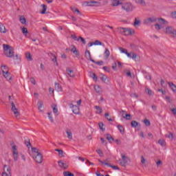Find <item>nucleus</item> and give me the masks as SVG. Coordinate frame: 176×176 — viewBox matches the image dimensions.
<instances>
[{"label":"nucleus","instance_id":"nucleus-10","mask_svg":"<svg viewBox=\"0 0 176 176\" xmlns=\"http://www.w3.org/2000/svg\"><path fill=\"white\" fill-rule=\"evenodd\" d=\"M4 171L3 173L2 176H12V173L10 171H12V169L10 168V166H8V165H4Z\"/></svg>","mask_w":176,"mask_h":176},{"label":"nucleus","instance_id":"nucleus-14","mask_svg":"<svg viewBox=\"0 0 176 176\" xmlns=\"http://www.w3.org/2000/svg\"><path fill=\"white\" fill-rule=\"evenodd\" d=\"M85 57L87 60H89V61H91L92 63H96V60L91 58V54H90V51L88 50H86L85 51Z\"/></svg>","mask_w":176,"mask_h":176},{"label":"nucleus","instance_id":"nucleus-62","mask_svg":"<svg viewBox=\"0 0 176 176\" xmlns=\"http://www.w3.org/2000/svg\"><path fill=\"white\" fill-rule=\"evenodd\" d=\"M55 151H56V152H58L59 155H63V153H64V151H63V150H60L58 148L55 149Z\"/></svg>","mask_w":176,"mask_h":176},{"label":"nucleus","instance_id":"nucleus-34","mask_svg":"<svg viewBox=\"0 0 176 176\" xmlns=\"http://www.w3.org/2000/svg\"><path fill=\"white\" fill-rule=\"evenodd\" d=\"M131 127H137V126H140V123H138V122L135 121V120H133L131 122Z\"/></svg>","mask_w":176,"mask_h":176},{"label":"nucleus","instance_id":"nucleus-17","mask_svg":"<svg viewBox=\"0 0 176 176\" xmlns=\"http://www.w3.org/2000/svg\"><path fill=\"white\" fill-rule=\"evenodd\" d=\"M112 6H119V5H122V0H111Z\"/></svg>","mask_w":176,"mask_h":176},{"label":"nucleus","instance_id":"nucleus-50","mask_svg":"<svg viewBox=\"0 0 176 176\" xmlns=\"http://www.w3.org/2000/svg\"><path fill=\"white\" fill-rule=\"evenodd\" d=\"M21 24H25L26 23V20H25V18L24 16H21L20 19H19Z\"/></svg>","mask_w":176,"mask_h":176},{"label":"nucleus","instance_id":"nucleus-51","mask_svg":"<svg viewBox=\"0 0 176 176\" xmlns=\"http://www.w3.org/2000/svg\"><path fill=\"white\" fill-rule=\"evenodd\" d=\"M96 153L99 155L100 157H102L104 156V154L102 153L101 149L96 150Z\"/></svg>","mask_w":176,"mask_h":176},{"label":"nucleus","instance_id":"nucleus-64","mask_svg":"<svg viewBox=\"0 0 176 176\" xmlns=\"http://www.w3.org/2000/svg\"><path fill=\"white\" fill-rule=\"evenodd\" d=\"M171 16L173 19H176V12H172Z\"/></svg>","mask_w":176,"mask_h":176},{"label":"nucleus","instance_id":"nucleus-24","mask_svg":"<svg viewBox=\"0 0 176 176\" xmlns=\"http://www.w3.org/2000/svg\"><path fill=\"white\" fill-rule=\"evenodd\" d=\"M141 25V21L140 20V18H135V21L133 23V25L134 27H138L140 26Z\"/></svg>","mask_w":176,"mask_h":176},{"label":"nucleus","instance_id":"nucleus-20","mask_svg":"<svg viewBox=\"0 0 176 176\" xmlns=\"http://www.w3.org/2000/svg\"><path fill=\"white\" fill-rule=\"evenodd\" d=\"M168 85L171 90L173 91V93H176V85L171 82H168Z\"/></svg>","mask_w":176,"mask_h":176},{"label":"nucleus","instance_id":"nucleus-42","mask_svg":"<svg viewBox=\"0 0 176 176\" xmlns=\"http://www.w3.org/2000/svg\"><path fill=\"white\" fill-rule=\"evenodd\" d=\"M143 123H144L145 126H146L147 127H149V126H151V121H149V120L146 118L144 120Z\"/></svg>","mask_w":176,"mask_h":176},{"label":"nucleus","instance_id":"nucleus-29","mask_svg":"<svg viewBox=\"0 0 176 176\" xmlns=\"http://www.w3.org/2000/svg\"><path fill=\"white\" fill-rule=\"evenodd\" d=\"M95 109H96V113H98L100 115V113H102V109L100 106H95Z\"/></svg>","mask_w":176,"mask_h":176},{"label":"nucleus","instance_id":"nucleus-49","mask_svg":"<svg viewBox=\"0 0 176 176\" xmlns=\"http://www.w3.org/2000/svg\"><path fill=\"white\" fill-rule=\"evenodd\" d=\"M165 137H166V138H169V140H173L174 138V135L172 133H169L168 135H165Z\"/></svg>","mask_w":176,"mask_h":176},{"label":"nucleus","instance_id":"nucleus-54","mask_svg":"<svg viewBox=\"0 0 176 176\" xmlns=\"http://www.w3.org/2000/svg\"><path fill=\"white\" fill-rule=\"evenodd\" d=\"M22 32L24 35H27L28 34V30L26 28H23Z\"/></svg>","mask_w":176,"mask_h":176},{"label":"nucleus","instance_id":"nucleus-12","mask_svg":"<svg viewBox=\"0 0 176 176\" xmlns=\"http://www.w3.org/2000/svg\"><path fill=\"white\" fill-rule=\"evenodd\" d=\"M58 164L63 170H67V168H68V164H67L65 161L59 160L58 161Z\"/></svg>","mask_w":176,"mask_h":176},{"label":"nucleus","instance_id":"nucleus-11","mask_svg":"<svg viewBox=\"0 0 176 176\" xmlns=\"http://www.w3.org/2000/svg\"><path fill=\"white\" fill-rule=\"evenodd\" d=\"M85 5L87 6H101V3L98 1H96L94 0H91L89 1H85Z\"/></svg>","mask_w":176,"mask_h":176},{"label":"nucleus","instance_id":"nucleus-35","mask_svg":"<svg viewBox=\"0 0 176 176\" xmlns=\"http://www.w3.org/2000/svg\"><path fill=\"white\" fill-rule=\"evenodd\" d=\"M122 118L126 120H130L131 119V115L122 113Z\"/></svg>","mask_w":176,"mask_h":176},{"label":"nucleus","instance_id":"nucleus-33","mask_svg":"<svg viewBox=\"0 0 176 176\" xmlns=\"http://www.w3.org/2000/svg\"><path fill=\"white\" fill-rule=\"evenodd\" d=\"M66 134L67 135V138H69V140H72V132H71V130L67 129L66 131Z\"/></svg>","mask_w":176,"mask_h":176},{"label":"nucleus","instance_id":"nucleus-59","mask_svg":"<svg viewBox=\"0 0 176 176\" xmlns=\"http://www.w3.org/2000/svg\"><path fill=\"white\" fill-rule=\"evenodd\" d=\"M72 39H74V41H79V38H78V37H77L76 35H75V34H72Z\"/></svg>","mask_w":176,"mask_h":176},{"label":"nucleus","instance_id":"nucleus-28","mask_svg":"<svg viewBox=\"0 0 176 176\" xmlns=\"http://www.w3.org/2000/svg\"><path fill=\"white\" fill-rule=\"evenodd\" d=\"M71 10H72L74 13H78V14H79L80 16H82V13H80V11H79L78 8L75 7H72Z\"/></svg>","mask_w":176,"mask_h":176},{"label":"nucleus","instance_id":"nucleus-7","mask_svg":"<svg viewBox=\"0 0 176 176\" xmlns=\"http://www.w3.org/2000/svg\"><path fill=\"white\" fill-rule=\"evenodd\" d=\"M11 111L13 112L14 116L16 118H19L20 116V111H19V109L16 107V105L14 104V102H11Z\"/></svg>","mask_w":176,"mask_h":176},{"label":"nucleus","instance_id":"nucleus-3","mask_svg":"<svg viewBox=\"0 0 176 176\" xmlns=\"http://www.w3.org/2000/svg\"><path fill=\"white\" fill-rule=\"evenodd\" d=\"M117 31L118 32H119V34H121V35H133V34H134V31L131 30V29H127L126 28H117Z\"/></svg>","mask_w":176,"mask_h":176},{"label":"nucleus","instance_id":"nucleus-15","mask_svg":"<svg viewBox=\"0 0 176 176\" xmlns=\"http://www.w3.org/2000/svg\"><path fill=\"white\" fill-rule=\"evenodd\" d=\"M70 51L72 52V53H74V54H75L76 57H79V51H78L75 45H72Z\"/></svg>","mask_w":176,"mask_h":176},{"label":"nucleus","instance_id":"nucleus-22","mask_svg":"<svg viewBox=\"0 0 176 176\" xmlns=\"http://www.w3.org/2000/svg\"><path fill=\"white\" fill-rule=\"evenodd\" d=\"M104 55V57H105L106 60H107V58H109V56L111 55V52H109V50L108 48H105Z\"/></svg>","mask_w":176,"mask_h":176},{"label":"nucleus","instance_id":"nucleus-52","mask_svg":"<svg viewBox=\"0 0 176 176\" xmlns=\"http://www.w3.org/2000/svg\"><path fill=\"white\" fill-rule=\"evenodd\" d=\"M52 60L53 61V63H56V65H58V63H57V58L56 57V56H54V54H52Z\"/></svg>","mask_w":176,"mask_h":176},{"label":"nucleus","instance_id":"nucleus-30","mask_svg":"<svg viewBox=\"0 0 176 176\" xmlns=\"http://www.w3.org/2000/svg\"><path fill=\"white\" fill-rule=\"evenodd\" d=\"M25 57L28 61H32V56L31 55V53L26 52L25 53Z\"/></svg>","mask_w":176,"mask_h":176},{"label":"nucleus","instance_id":"nucleus-41","mask_svg":"<svg viewBox=\"0 0 176 176\" xmlns=\"http://www.w3.org/2000/svg\"><path fill=\"white\" fill-rule=\"evenodd\" d=\"M158 144H160L161 146H166V141L163 139L158 140Z\"/></svg>","mask_w":176,"mask_h":176},{"label":"nucleus","instance_id":"nucleus-1","mask_svg":"<svg viewBox=\"0 0 176 176\" xmlns=\"http://www.w3.org/2000/svg\"><path fill=\"white\" fill-rule=\"evenodd\" d=\"M32 157L36 163L41 164L42 162H43V156L42 155V153L39 152V149L35 147L32 148Z\"/></svg>","mask_w":176,"mask_h":176},{"label":"nucleus","instance_id":"nucleus-47","mask_svg":"<svg viewBox=\"0 0 176 176\" xmlns=\"http://www.w3.org/2000/svg\"><path fill=\"white\" fill-rule=\"evenodd\" d=\"M129 54H131V57H129V58H132L133 60H135L137 58V54H135V53L131 52Z\"/></svg>","mask_w":176,"mask_h":176},{"label":"nucleus","instance_id":"nucleus-23","mask_svg":"<svg viewBox=\"0 0 176 176\" xmlns=\"http://www.w3.org/2000/svg\"><path fill=\"white\" fill-rule=\"evenodd\" d=\"M6 28H5V25L3 24L0 23V32L1 34H6Z\"/></svg>","mask_w":176,"mask_h":176},{"label":"nucleus","instance_id":"nucleus-46","mask_svg":"<svg viewBox=\"0 0 176 176\" xmlns=\"http://www.w3.org/2000/svg\"><path fill=\"white\" fill-rule=\"evenodd\" d=\"M106 138L108 140V141H109V142H112V141L114 140L113 138H112L110 134H107Z\"/></svg>","mask_w":176,"mask_h":176},{"label":"nucleus","instance_id":"nucleus-57","mask_svg":"<svg viewBox=\"0 0 176 176\" xmlns=\"http://www.w3.org/2000/svg\"><path fill=\"white\" fill-rule=\"evenodd\" d=\"M102 127H104V123L100 122L99 123V128L100 129V130H102V131H104V130H105V129H102Z\"/></svg>","mask_w":176,"mask_h":176},{"label":"nucleus","instance_id":"nucleus-36","mask_svg":"<svg viewBox=\"0 0 176 176\" xmlns=\"http://www.w3.org/2000/svg\"><path fill=\"white\" fill-rule=\"evenodd\" d=\"M43 8V10L41 12V14H45L46 13V10H47V6L45 4L41 5Z\"/></svg>","mask_w":176,"mask_h":176},{"label":"nucleus","instance_id":"nucleus-38","mask_svg":"<svg viewBox=\"0 0 176 176\" xmlns=\"http://www.w3.org/2000/svg\"><path fill=\"white\" fill-rule=\"evenodd\" d=\"M118 129L119 131L121 133V134H123L124 133V128L123 127V126L118 124Z\"/></svg>","mask_w":176,"mask_h":176},{"label":"nucleus","instance_id":"nucleus-39","mask_svg":"<svg viewBox=\"0 0 176 176\" xmlns=\"http://www.w3.org/2000/svg\"><path fill=\"white\" fill-rule=\"evenodd\" d=\"M136 3L141 5L142 6H145V1L144 0H135Z\"/></svg>","mask_w":176,"mask_h":176},{"label":"nucleus","instance_id":"nucleus-25","mask_svg":"<svg viewBox=\"0 0 176 176\" xmlns=\"http://www.w3.org/2000/svg\"><path fill=\"white\" fill-rule=\"evenodd\" d=\"M52 109H53L54 113L56 116H58V109H57V105L53 104V105H52Z\"/></svg>","mask_w":176,"mask_h":176},{"label":"nucleus","instance_id":"nucleus-4","mask_svg":"<svg viewBox=\"0 0 176 176\" xmlns=\"http://www.w3.org/2000/svg\"><path fill=\"white\" fill-rule=\"evenodd\" d=\"M122 9L125 10V12H133V10H134V6H133L131 3H125L122 4Z\"/></svg>","mask_w":176,"mask_h":176},{"label":"nucleus","instance_id":"nucleus-43","mask_svg":"<svg viewBox=\"0 0 176 176\" xmlns=\"http://www.w3.org/2000/svg\"><path fill=\"white\" fill-rule=\"evenodd\" d=\"M94 45H96V46H104V44H102L100 41L98 40H96L94 42Z\"/></svg>","mask_w":176,"mask_h":176},{"label":"nucleus","instance_id":"nucleus-2","mask_svg":"<svg viewBox=\"0 0 176 176\" xmlns=\"http://www.w3.org/2000/svg\"><path fill=\"white\" fill-rule=\"evenodd\" d=\"M3 52L5 56L8 58H12L14 56V50L12 47V46L6 44L3 45Z\"/></svg>","mask_w":176,"mask_h":176},{"label":"nucleus","instance_id":"nucleus-8","mask_svg":"<svg viewBox=\"0 0 176 176\" xmlns=\"http://www.w3.org/2000/svg\"><path fill=\"white\" fill-rule=\"evenodd\" d=\"M121 156H122V159L119 160V162L121 166H126V164H127V163L129 162V160H130V159L129 157H126V155H124L123 154H122Z\"/></svg>","mask_w":176,"mask_h":176},{"label":"nucleus","instance_id":"nucleus-56","mask_svg":"<svg viewBox=\"0 0 176 176\" xmlns=\"http://www.w3.org/2000/svg\"><path fill=\"white\" fill-rule=\"evenodd\" d=\"M95 63V64H96V65H102V64H104V61L100 60V61H97V62H94Z\"/></svg>","mask_w":176,"mask_h":176},{"label":"nucleus","instance_id":"nucleus-9","mask_svg":"<svg viewBox=\"0 0 176 176\" xmlns=\"http://www.w3.org/2000/svg\"><path fill=\"white\" fill-rule=\"evenodd\" d=\"M12 155L14 162H17L19 160V151H17V147L16 145L12 146Z\"/></svg>","mask_w":176,"mask_h":176},{"label":"nucleus","instance_id":"nucleus-45","mask_svg":"<svg viewBox=\"0 0 176 176\" xmlns=\"http://www.w3.org/2000/svg\"><path fill=\"white\" fill-rule=\"evenodd\" d=\"M104 116H105L106 119H107V120L109 122H113V120L109 117V113H106L104 114Z\"/></svg>","mask_w":176,"mask_h":176},{"label":"nucleus","instance_id":"nucleus-26","mask_svg":"<svg viewBox=\"0 0 176 176\" xmlns=\"http://www.w3.org/2000/svg\"><path fill=\"white\" fill-rule=\"evenodd\" d=\"M100 79L102 80V82H104V83H108L109 80H108V77H107V76L102 74Z\"/></svg>","mask_w":176,"mask_h":176},{"label":"nucleus","instance_id":"nucleus-58","mask_svg":"<svg viewBox=\"0 0 176 176\" xmlns=\"http://www.w3.org/2000/svg\"><path fill=\"white\" fill-rule=\"evenodd\" d=\"M25 144H26V146H31V142H30L29 139L28 140H25Z\"/></svg>","mask_w":176,"mask_h":176},{"label":"nucleus","instance_id":"nucleus-27","mask_svg":"<svg viewBox=\"0 0 176 176\" xmlns=\"http://www.w3.org/2000/svg\"><path fill=\"white\" fill-rule=\"evenodd\" d=\"M55 90H56V91H63V88L60 86V84L56 82L55 83Z\"/></svg>","mask_w":176,"mask_h":176},{"label":"nucleus","instance_id":"nucleus-63","mask_svg":"<svg viewBox=\"0 0 176 176\" xmlns=\"http://www.w3.org/2000/svg\"><path fill=\"white\" fill-rule=\"evenodd\" d=\"M30 82L32 83V85H36L34 78H30Z\"/></svg>","mask_w":176,"mask_h":176},{"label":"nucleus","instance_id":"nucleus-61","mask_svg":"<svg viewBox=\"0 0 176 176\" xmlns=\"http://www.w3.org/2000/svg\"><path fill=\"white\" fill-rule=\"evenodd\" d=\"M92 78H93V79H94V80L95 81V82H97V79H98V78L97 77V76L96 75V74H92Z\"/></svg>","mask_w":176,"mask_h":176},{"label":"nucleus","instance_id":"nucleus-19","mask_svg":"<svg viewBox=\"0 0 176 176\" xmlns=\"http://www.w3.org/2000/svg\"><path fill=\"white\" fill-rule=\"evenodd\" d=\"M119 50L121 52V53H124V54H126L127 57H131V54L127 52V50L123 47H120Z\"/></svg>","mask_w":176,"mask_h":176},{"label":"nucleus","instance_id":"nucleus-55","mask_svg":"<svg viewBox=\"0 0 176 176\" xmlns=\"http://www.w3.org/2000/svg\"><path fill=\"white\" fill-rule=\"evenodd\" d=\"M79 39H80V41H81V42H82V43L83 45H85V44H86V40H85V38H83V37L79 36V37H78V40H79Z\"/></svg>","mask_w":176,"mask_h":176},{"label":"nucleus","instance_id":"nucleus-13","mask_svg":"<svg viewBox=\"0 0 176 176\" xmlns=\"http://www.w3.org/2000/svg\"><path fill=\"white\" fill-rule=\"evenodd\" d=\"M166 30L167 34H173L174 38H176V30L173 27H167Z\"/></svg>","mask_w":176,"mask_h":176},{"label":"nucleus","instance_id":"nucleus-5","mask_svg":"<svg viewBox=\"0 0 176 176\" xmlns=\"http://www.w3.org/2000/svg\"><path fill=\"white\" fill-rule=\"evenodd\" d=\"M5 69H6V65H2L1 66V71L3 72V75L7 80L10 81L12 80V74L9 73V72H5Z\"/></svg>","mask_w":176,"mask_h":176},{"label":"nucleus","instance_id":"nucleus-37","mask_svg":"<svg viewBox=\"0 0 176 176\" xmlns=\"http://www.w3.org/2000/svg\"><path fill=\"white\" fill-rule=\"evenodd\" d=\"M155 28L157 30V31H159V30H162V28H164V26L162 25H160L159 23H156L155 25Z\"/></svg>","mask_w":176,"mask_h":176},{"label":"nucleus","instance_id":"nucleus-31","mask_svg":"<svg viewBox=\"0 0 176 176\" xmlns=\"http://www.w3.org/2000/svg\"><path fill=\"white\" fill-rule=\"evenodd\" d=\"M104 164H105V166H107V167H111L113 170H119V167H118V166L111 165V164H109V163H106Z\"/></svg>","mask_w":176,"mask_h":176},{"label":"nucleus","instance_id":"nucleus-60","mask_svg":"<svg viewBox=\"0 0 176 176\" xmlns=\"http://www.w3.org/2000/svg\"><path fill=\"white\" fill-rule=\"evenodd\" d=\"M104 71H106V72H110L111 69L107 66L103 67Z\"/></svg>","mask_w":176,"mask_h":176},{"label":"nucleus","instance_id":"nucleus-6","mask_svg":"<svg viewBox=\"0 0 176 176\" xmlns=\"http://www.w3.org/2000/svg\"><path fill=\"white\" fill-rule=\"evenodd\" d=\"M156 21H157V18L155 16H151L144 19L143 21V24H144L145 25H149V24L156 23Z\"/></svg>","mask_w":176,"mask_h":176},{"label":"nucleus","instance_id":"nucleus-40","mask_svg":"<svg viewBox=\"0 0 176 176\" xmlns=\"http://www.w3.org/2000/svg\"><path fill=\"white\" fill-rule=\"evenodd\" d=\"M94 90L96 91V93H101V87H100V85H95Z\"/></svg>","mask_w":176,"mask_h":176},{"label":"nucleus","instance_id":"nucleus-18","mask_svg":"<svg viewBox=\"0 0 176 176\" xmlns=\"http://www.w3.org/2000/svg\"><path fill=\"white\" fill-rule=\"evenodd\" d=\"M66 72L70 78H75V73H74V70H72L71 69H67L66 70Z\"/></svg>","mask_w":176,"mask_h":176},{"label":"nucleus","instance_id":"nucleus-53","mask_svg":"<svg viewBox=\"0 0 176 176\" xmlns=\"http://www.w3.org/2000/svg\"><path fill=\"white\" fill-rule=\"evenodd\" d=\"M145 91L147 93V94H148V96H152V90L151 89L146 88Z\"/></svg>","mask_w":176,"mask_h":176},{"label":"nucleus","instance_id":"nucleus-32","mask_svg":"<svg viewBox=\"0 0 176 176\" xmlns=\"http://www.w3.org/2000/svg\"><path fill=\"white\" fill-rule=\"evenodd\" d=\"M73 113L78 115L79 113V107L78 106H74V108L72 109Z\"/></svg>","mask_w":176,"mask_h":176},{"label":"nucleus","instance_id":"nucleus-44","mask_svg":"<svg viewBox=\"0 0 176 176\" xmlns=\"http://www.w3.org/2000/svg\"><path fill=\"white\" fill-rule=\"evenodd\" d=\"M63 175L64 176H75V175H74V173H71V172H69V171H64Z\"/></svg>","mask_w":176,"mask_h":176},{"label":"nucleus","instance_id":"nucleus-16","mask_svg":"<svg viewBox=\"0 0 176 176\" xmlns=\"http://www.w3.org/2000/svg\"><path fill=\"white\" fill-rule=\"evenodd\" d=\"M38 109L40 112H43V102L42 100H39L37 102Z\"/></svg>","mask_w":176,"mask_h":176},{"label":"nucleus","instance_id":"nucleus-48","mask_svg":"<svg viewBox=\"0 0 176 176\" xmlns=\"http://www.w3.org/2000/svg\"><path fill=\"white\" fill-rule=\"evenodd\" d=\"M47 115L50 122L53 123V122H54V120L53 119V116H52V112L47 113Z\"/></svg>","mask_w":176,"mask_h":176},{"label":"nucleus","instance_id":"nucleus-21","mask_svg":"<svg viewBox=\"0 0 176 176\" xmlns=\"http://www.w3.org/2000/svg\"><path fill=\"white\" fill-rule=\"evenodd\" d=\"M157 20L158 21L160 24H161V25H166V24H168V22H167V21H166L164 19L158 18Z\"/></svg>","mask_w":176,"mask_h":176}]
</instances>
